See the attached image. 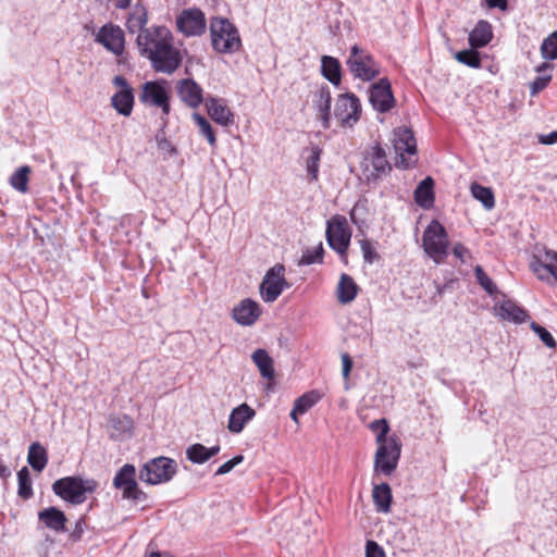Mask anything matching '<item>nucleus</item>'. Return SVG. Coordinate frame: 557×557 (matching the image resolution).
Listing matches in <instances>:
<instances>
[{
	"instance_id": "nucleus-1",
	"label": "nucleus",
	"mask_w": 557,
	"mask_h": 557,
	"mask_svg": "<svg viewBox=\"0 0 557 557\" xmlns=\"http://www.w3.org/2000/svg\"><path fill=\"white\" fill-rule=\"evenodd\" d=\"M148 11L137 4L129 13L126 29L129 34H137L136 46L139 54L150 61L151 67L159 73L172 74L182 64L180 50L174 46L171 30L161 25L147 27Z\"/></svg>"
},
{
	"instance_id": "nucleus-2",
	"label": "nucleus",
	"mask_w": 557,
	"mask_h": 557,
	"mask_svg": "<svg viewBox=\"0 0 557 557\" xmlns=\"http://www.w3.org/2000/svg\"><path fill=\"white\" fill-rule=\"evenodd\" d=\"M97 482L92 479H83L81 476H65L57 480L52 484V491L55 495L72 505L83 504L89 494L97 488Z\"/></svg>"
},
{
	"instance_id": "nucleus-3",
	"label": "nucleus",
	"mask_w": 557,
	"mask_h": 557,
	"mask_svg": "<svg viewBox=\"0 0 557 557\" xmlns=\"http://www.w3.org/2000/svg\"><path fill=\"white\" fill-rule=\"evenodd\" d=\"M212 48L220 53L239 50L242 40L238 29L226 18L215 17L210 25Z\"/></svg>"
},
{
	"instance_id": "nucleus-4",
	"label": "nucleus",
	"mask_w": 557,
	"mask_h": 557,
	"mask_svg": "<svg viewBox=\"0 0 557 557\" xmlns=\"http://www.w3.org/2000/svg\"><path fill=\"white\" fill-rule=\"evenodd\" d=\"M422 246L426 255L437 264L448 256V235L438 221L433 220L424 230Z\"/></svg>"
},
{
	"instance_id": "nucleus-5",
	"label": "nucleus",
	"mask_w": 557,
	"mask_h": 557,
	"mask_svg": "<svg viewBox=\"0 0 557 557\" xmlns=\"http://www.w3.org/2000/svg\"><path fill=\"white\" fill-rule=\"evenodd\" d=\"M177 472V463L174 459L160 456L147 461L139 471V479L148 484H161L169 482Z\"/></svg>"
},
{
	"instance_id": "nucleus-6",
	"label": "nucleus",
	"mask_w": 557,
	"mask_h": 557,
	"mask_svg": "<svg viewBox=\"0 0 557 557\" xmlns=\"http://www.w3.org/2000/svg\"><path fill=\"white\" fill-rule=\"evenodd\" d=\"M377 445L379 447L374 456L375 471L391 475L397 468L401 453V443L396 435H392L388 437V441Z\"/></svg>"
},
{
	"instance_id": "nucleus-7",
	"label": "nucleus",
	"mask_w": 557,
	"mask_h": 557,
	"mask_svg": "<svg viewBox=\"0 0 557 557\" xmlns=\"http://www.w3.org/2000/svg\"><path fill=\"white\" fill-rule=\"evenodd\" d=\"M347 65L355 77L364 82H369L380 74V66L373 57L357 45L350 49Z\"/></svg>"
},
{
	"instance_id": "nucleus-8",
	"label": "nucleus",
	"mask_w": 557,
	"mask_h": 557,
	"mask_svg": "<svg viewBox=\"0 0 557 557\" xmlns=\"http://www.w3.org/2000/svg\"><path fill=\"white\" fill-rule=\"evenodd\" d=\"M360 165L367 181L380 180L392 170L386 153L380 145H374L364 152Z\"/></svg>"
},
{
	"instance_id": "nucleus-9",
	"label": "nucleus",
	"mask_w": 557,
	"mask_h": 557,
	"mask_svg": "<svg viewBox=\"0 0 557 557\" xmlns=\"http://www.w3.org/2000/svg\"><path fill=\"white\" fill-rule=\"evenodd\" d=\"M326 240L332 249L345 255L351 237L347 220L343 215H335L326 223Z\"/></svg>"
},
{
	"instance_id": "nucleus-10",
	"label": "nucleus",
	"mask_w": 557,
	"mask_h": 557,
	"mask_svg": "<svg viewBox=\"0 0 557 557\" xmlns=\"http://www.w3.org/2000/svg\"><path fill=\"white\" fill-rule=\"evenodd\" d=\"M284 273L285 268L280 263L268 270L259 286L260 296L263 301H275L284 288L288 287V283L284 276Z\"/></svg>"
},
{
	"instance_id": "nucleus-11",
	"label": "nucleus",
	"mask_w": 557,
	"mask_h": 557,
	"mask_svg": "<svg viewBox=\"0 0 557 557\" xmlns=\"http://www.w3.org/2000/svg\"><path fill=\"white\" fill-rule=\"evenodd\" d=\"M136 469L133 465H124L115 474L113 485L123 491V497L136 502L147 499V494L143 492L135 480Z\"/></svg>"
},
{
	"instance_id": "nucleus-12",
	"label": "nucleus",
	"mask_w": 557,
	"mask_h": 557,
	"mask_svg": "<svg viewBox=\"0 0 557 557\" xmlns=\"http://www.w3.org/2000/svg\"><path fill=\"white\" fill-rule=\"evenodd\" d=\"M334 114L343 126L351 127L360 119L359 99L354 94L339 95L336 99Z\"/></svg>"
},
{
	"instance_id": "nucleus-13",
	"label": "nucleus",
	"mask_w": 557,
	"mask_h": 557,
	"mask_svg": "<svg viewBox=\"0 0 557 557\" xmlns=\"http://www.w3.org/2000/svg\"><path fill=\"white\" fill-rule=\"evenodd\" d=\"M394 147L400 156V163L404 168H410L416 163L412 159L417 152L416 138L407 127H398L394 132Z\"/></svg>"
},
{
	"instance_id": "nucleus-14",
	"label": "nucleus",
	"mask_w": 557,
	"mask_h": 557,
	"mask_svg": "<svg viewBox=\"0 0 557 557\" xmlns=\"http://www.w3.org/2000/svg\"><path fill=\"white\" fill-rule=\"evenodd\" d=\"M176 27L185 36H199L206 30V17L201 10H183L176 17Z\"/></svg>"
},
{
	"instance_id": "nucleus-15",
	"label": "nucleus",
	"mask_w": 557,
	"mask_h": 557,
	"mask_svg": "<svg viewBox=\"0 0 557 557\" xmlns=\"http://www.w3.org/2000/svg\"><path fill=\"white\" fill-rule=\"evenodd\" d=\"M115 87L120 88L112 98V107L123 116H129L134 107V94L133 88L127 83L126 78L117 75L113 78Z\"/></svg>"
},
{
	"instance_id": "nucleus-16",
	"label": "nucleus",
	"mask_w": 557,
	"mask_h": 557,
	"mask_svg": "<svg viewBox=\"0 0 557 557\" xmlns=\"http://www.w3.org/2000/svg\"><path fill=\"white\" fill-rule=\"evenodd\" d=\"M139 99L143 103L161 108L165 115L170 113L169 95L160 82H146Z\"/></svg>"
},
{
	"instance_id": "nucleus-17",
	"label": "nucleus",
	"mask_w": 557,
	"mask_h": 557,
	"mask_svg": "<svg viewBox=\"0 0 557 557\" xmlns=\"http://www.w3.org/2000/svg\"><path fill=\"white\" fill-rule=\"evenodd\" d=\"M262 308L251 298L242 299L231 311V318L242 326L253 325L261 317Z\"/></svg>"
},
{
	"instance_id": "nucleus-18",
	"label": "nucleus",
	"mask_w": 557,
	"mask_h": 557,
	"mask_svg": "<svg viewBox=\"0 0 557 557\" xmlns=\"http://www.w3.org/2000/svg\"><path fill=\"white\" fill-rule=\"evenodd\" d=\"M369 100L372 107L381 113L388 112L394 107L395 98L387 78H381L371 86Z\"/></svg>"
},
{
	"instance_id": "nucleus-19",
	"label": "nucleus",
	"mask_w": 557,
	"mask_h": 557,
	"mask_svg": "<svg viewBox=\"0 0 557 557\" xmlns=\"http://www.w3.org/2000/svg\"><path fill=\"white\" fill-rule=\"evenodd\" d=\"M96 41L116 55H121L125 48L124 33L113 24L103 25L96 35Z\"/></svg>"
},
{
	"instance_id": "nucleus-20",
	"label": "nucleus",
	"mask_w": 557,
	"mask_h": 557,
	"mask_svg": "<svg viewBox=\"0 0 557 557\" xmlns=\"http://www.w3.org/2000/svg\"><path fill=\"white\" fill-rule=\"evenodd\" d=\"M530 268L540 280H543L542 270L547 273H554V270H557V251L545 246L535 247Z\"/></svg>"
},
{
	"instance_id": "nucleus-21",
	"label": "nucleus",
	"mask_w": 557,
	"mask_h": 557,
	"mask_svg": "<svg viewBox=\"0 0 557 557\" xmlns=\"http://www.w3.org/2000/svg\"><path fill=\"white\" fill-rule=\"evenodd\" d=\"M176 90L180 99L191 109L198 108L203 102V90L191 78L178 81Z\"/></svg>"
},
{
	"instance_id": "nucleus-22",
	"label": "nucleus",
	"mask_w": 557,
	"mask_h": 557,
	"mask_svg": "<svg viewBox=\"0 0 557 557\" xmlns=\"http://www.w3.org/2000/svg\"><path fill=\"white\" fill-rule=\"evenodd\" d=\"M207 112L210 117L222 126H230L234 123V114L225 104L224 100L209 97L206 99Z\"/></svg>"
},
{
	"instance_id": "nucleus-23",
	"label": "nucleus",
	"mask_w": 557,
	"mask_h": 557,
	"mask_svg": "<svg viewBox=\"0 0 557 557\" xmlns=\"http://www.w3.org/2000/svg\"><path fill=\"white\" fill-rule=\"evenodd\" d=\"M255 416L256 411L249 405L244 403L231 411L227 429L230 432L238 434Z\"/></svg>"
},
{
	"instance_id": "nucleus-24",
	"label": "nucleus",
	"mask_w": 557,
	"mask_h": 557,
	"mask_svg": "<svg viewBox=\"0 0 557 557\" xmlns=\"http://www.w3.org/2000/svg\"><path fill=\"white\" fill-rule=\"evenodd\" d=\"M332 96L330 88L324 85L315 94L314 108L324 129L330 127Z\"/></svg>"
},
{
	"instance_id": "nucleus-25",
	"label": "nucleus",
	"mask_w": 557,
	"mask_h": 557,
	"mask_svg": "<svg viewBox=\"0 0 557 557\" xmlns=\"http://www.w3.org/2000/svg\"><path fill=\"white\" fill-rule=\"evenodd\" d=\"M493 38L492 26L487 21L481 20L469 34V45L472 49L483 48Z\"/></svg>"
},
{
	"instance_id": "nucleus-26",
	"label": "nucleus",
	"mask_w": 557,
	"mask_h": 557,
	"mask_svg": "<svg viewBox=\"0 0 557 557\" xmlns=\"http://www.w3.org/2000/svg\"><path fill=\"white\" fill-rule=\"evenodd\" d=\"M38 519L52 531L63 532L65 530L66 517L63 511L55 507L39 511Z\"/></svg>"
},
{
	"instance_id": "nucleus-27",
	"label": "nucleus",
	"mask_w": 557,
	"mask_h": 557,
	"mask_svg": "<svg viewBox=\"0 0 557 557\" xmlns=\"http://www.w3.org/2000/svg\"><path fill=\"white\" fill-rule=\"evenodd\" d=\"M358 294V285L354 281V278L343 273L339 277V282L336 288L337 300L343 304L351 302Z\"/></svg>"
},
{
	"instance_id": "nucleus-28",
	"label": "nucleus",
	"mask_w": 557,
	"mask_h": 557,
	"mask_svg": "<svg viewBox=\"0 0 557 557\" xmlns=\"http://www.w3.org/2000/svg\"><path fill=\"white\" fill-rule=\"evenodd\" d=\"M434 182L432 177H425L414 190V201L423 209H430L434 203Z\"/></svg>"
},
{
	"instance_id": "nucleus-29",
	"label": "nucleus",
	"mask_w": 557,
	"mask_h": 557,
	"mask_svg": "<svg viewBox=\"0 0 557 557\" xmlns=\"http://www.w3.org/2000/svg\"><path fill=\"white\" fill-rule=\"evenodd\" d=\"M110 436L114 440H122L131 434L133 420L126 416H111L109 419Z\"/></svg>"
},
{
	"instance_id": "nucleus-30",
	"label": "nucleus",
	"mask_w": 557,
	"mask_h": 557,
	"mask_svg": "<svg viewBox=\"0 0 557 557\" xmlns=\"http://www.w3.org/2000/svg\"><path fill=\"white\" fill-rule=\"evenodd\" d=\"M252 361L257 366L260 374L262 377L267 380H273L274 379V366H273V359L270 357L268 351L265 349H257L253 351Z\"/></svg>"
},
{
	"instance_id": "nucleus-31",
	"label": "nucleus",
	"mask_w": 557,
	"mask_h": 557,
	"mask_svg": "<svg viewBox=\"0 0 557 557\" xmlns=\"http://www.w3.org/2000/svg\"><path fill=\"white\" fill-rule=\"evenodd\" d=\"M498 310H499L498 314L503 319L509 320V321H512L516 323L525 322L527 319L529 318L528 312L511 300L503 301L500 304Z\"/></svg>"
},
{
	"instance_id": "nucleus-32",
	"label": "nucleus",
	"mask_w": 557,
	"mask_h": 557,
	"mask_svg": "<svg viewBox=\"0 0 557 557\" xmlns=\"http://www.w3.org/2000/svg\"><path fill=\"white\" fill-rule=\"evenodd\" d=\"M27 461L35 471L41 472L48 462L46 448L38 442L32 443L28 448Z\"/></svg>"
},
{
	"instance_id": "nucleus-33",
	"label": "nucleus",
	"mask_w": 557,
	"mask_h": 557,
	"mask_svg": "<svg viewBox=\"0 0 557 557\" xmlns=\"http://www.w3.org/2000/svg\"><path fill=\"white\" fill-rule=\"evenodd\" d=\"M319 400V395L315 392H310L298 397L290 412V418L298 424V416L306 413L311 409Z\"/></svg>"
},
{
	"instance_id": "nucleus-34",
	"label": "nucleus",
	"mask_w": 557,
	"mask_h": 557,
	"mask_svg": "<svg viewBox=\"0 0 557 557\" xmlns=\"http://www.w3.org/2000/svg\"><path fill=\"white\" fill-rule=\"evenodd\" d=\"M373 502L376 506L377 511L388 512L391 509L392 502V490L387 483L375 485L373 488Z\"/></svg>"
},
{
	"instance_id": "nucleus-35",
	"label": "nucleus",
	"mask_w": 557,
	"mask_h": 557,
	"mask_svg": "<svg viewBox=\"0 0 557 557\" xmlns=\"http://www.w3.org/2000/svg\"><path fill=\"white\" fill-rule=\"evenodd\" d=\"M322 75L332 84H341V64L336 58L324 55L321 59Z\"/></svg>"
},
{
	"instance_id": "nucleus-36",
	"label": "nucleus",
	"mask_w": 557,
	"mask_h": 557,
	"mask_svg": "<svg viewBox=\"0 0 557 557\" xmlns=\"http://www.w3.org/2000/svg\"><path fill=\"white\" fill-rule=\"evenodd\" d=\"M472 196L479 200L486 210H491L495 206V198L490 187L482 186L478 183L471 185Z\"/></svg>"
},
{
	"instance_id": "nucleus-37",
	"label": "nucleus",
	"mask_w": 557,
	"mask_h": 557,
	"mask_svg": "<svg viewBox=\"0 0 557 557\" xmlns=\"http://www.w3.org/2000/svg\"><path fill=\"white\" fill-rule=\"evenodd\" d=\"M30 173V168L28 165H23L18 168L10 177V184L11 186L20 191V193H26L27 191V185H28V175Z\"/></svg>"
},
{
	"instance_id": "nucleus-38",
	"label": "nucleus",
	"mask_w": 557,
	"mask_h": 557,
	"mask_svg": "<svg viewBox=\"0 0 557 557\" xmlns=\"http://www.w3.org/2000/svg\"><path fill=\"white\" fill-rule=\"evenodd\" d=\"M193 120L199 128L200 134L208 140L211 147L216 146V137L209 121L199 113L193 114Z\"/></svg>"
},
{
	"instance_id": "nucleus-39",
	"label": "nucleus",
	"mask_w": 557,
	"mask_h": 557,
	"mask_svg": "<svg viewBox=\"0 0 557 557\" xmlns=\"http://www.w3.org/2000/svg\"><path fill=\"white\" fill-rule=\"evenodd\" d=\"M18 490L17 494L23 499H28L33 496L32 480L29 471L26 467H23L17 472Z\"/></svg>"
},
{
	"instance_id": "nucleus-40",
	"label": "nucleus",
	"mask_w": 557,
	"mask_h": 557,
	"mask_svg": "<svg viewBox=\"0 0 557 557\" xmlns=\"http://www.w3.org/2000/svg\"><path fill=\"white\" fill-rule=\"evenodd\" d=\"M541 55L548 61L557 59V30L553 32L543 40L541 45Z\"/></svg>"
},
{
	"instance_id": "nucleus-41",
	"label": "nucleus",
	"mask_w": 557,
	"mask_h": 557,
	"mask_svg": "<svg viewBox=\"0 0 557 557\" xmlns=\"http://www.w3.org/2000/svg\"><path fill=\"white\" fill-rule=\"evenodd\" d=\"M455 59L470 67L479 69L481 66V59L479 52L475 49L461 50L455 54Z\"/></svg>"
},
{
	"instance_id": "nucleus-42",
	"label": "nucleus",
	"mask_w": 557,
	"mask_h": 557,
	"mask_svg": "<svg viewBox=\"0 0 557 557\" xmlns=\"http://www.w3.org/2000/svg\"><path fill=\"white\" fill-rule=\"evenodd\" d=\"M322 154V149L318 146L310 148V156L307 160V172L311 176V180H318L319 164Z\"/></svg>"
},
{
	"instance_id": "nucleus-43",
	"label": "nucleus",
	"mask_w": 557,
	"mask_h": 557,
	"mask_svg": "<svg viewBox=\"0 0 557 557\" xmlns=\"http://www.w3.org/2000/svg\"><path fill=\"white\" fill-rule=\"evenodd\" d=\"M186 456L193 463H203L209 460L207 447L202 444L189 446L186 450Z\"/></svg>"
},
{
	"instance_id": "nucleus-44",
	"label": "nucleus",
	"mask_w": 557,
	"mask_h": 557,
	"mask_svg": "<svg viewBox=\"0 0 557 557\" xmlns=\"http://www.w3.org/2000/svg\"><path fill=\"white\" fill-rule=\"evenodd\" d=\"M323 259V247L320 243L317 247L313 249H307L299 261L300 265H309L312 263H320Z\"/></svg>"
},
{
	"instance_id": "nucleus-45",
	"label": "nucleus",
	"mask_w": 557,
	"mask_h": 557,
	"mask_svg": "<svg viewBox=\"0 0 557 557\" xmlns=\"http://www.w3.org/2000/svg\"><path fill=\"white\" fill-rule=\"evenodd\" d=\"M371 431L376 433V443L381 444L388 441L387 433L389 431V425L385 419L374 420L370 423Z\"/></svg>"
},
{
	"instance_id": "nucleus-46",
	"label": "nucleus",
	"mask_w": 557,
	"mask_h": 557,
	"mask_svg": "<svg viewBox=\"0 0 557 557\" xmlns=\"http://www.w3.org/2000/svg\"><path fill=\"white\" fill-rule=\"evenodd\" d=\"M530 327L548 348H555L557 346L555 338L545 327L536 322H531Z\"/></svg>"
},
{
	"instance_id": "nucleus-47",
	"label": "nucleus",
	"mask_w": 557,
	"mask_h": 557,
	"mask_svg": "<svg viewBox=\"0 0 557 557\" xmlns=\"http://www.w3.org/2000/svg\"><path fill=\"white\" fill-rule=\"evenodd\" d=\"M474 275L478 283L490 294H494L496 286L493 281L487 276L482 267L476 265L474 269Z\"/></svg>"
},
{
	"instance_id": "nucleus-48",
	"label": "nucleus",
	"mask_w": 557,
	"mask_h": 557,
	"mask_svg": "<svg viewBox=\"0 0 557 557\" xmlns=\"http://www.w3.org/2000/svg\"><path fill=\"white\" fill-rule=\"evenodd\" d=\"M360 248L366 262L373 263L379 258V255L375 252L369 240H360Z\"/></svg>"
},
{
	"instance_id": "nucleus-49",
	"label": "nucleus",
	"mask_w": 557,
	"mask_h": 557,
	"mask_svg": "<svg viewBox=\"0 0 557 557\" xmlns=\"http://www.w3.org/2000/svg\"><path fill=\"white\" fill-rule=\"evenodd\" d=\"M552 75L546 76H537L531 84H530V94L531 96L537 95L540 91H542L550 82Z\"/></svg>"
},
{
	"instance_id": "nucleus-50",
	"label": "nucleus",
	"mask_w": 557,
	"mask_h": 557,
	"mask_svg": "<svg viewBox=\"0 0 557 557\" xmlns=\"http://www.w3.org/2000/svg\"><path fill=\"white\" fill-rule=\"evenodd\" d=\"M244 460L243 455H237L231 460L224 462L215 472V475H223L232 471L237 465H239Z\"/></svg>"
},
{
	"instance_id": "nucleus-51",
	"label": "nucleus",
	"mask_w": 557,
	"mask_h": 557,
	"mask_svg": "<svg viewBox=\"0 0 557 557\" xmlns=\"http://www.w3.org/2000/svg\"><path fill=\"white\" fill-rule=\"evenodd\" d=\"M453 255L462 263L468 262L472 258L470 250L461 243H457L453 247Z\"/></svg>"
},
{
	"instance_id": "nucleus-52",
	"label": "nucleus",
	"mask_w": 557,
	"mask_h": 557,
	"mask_svg": "<svg viewBox=\"0 0 557 557\" xmlns=\"http://www.w3.org/2000/svg\"><path fill=\"white\" fill-rule=\"evenodd\" d=\"M366 557H385L384 549L374 541L366 544Z\"/></svg>"
},
{
	"instance_id": "nucleus-53",
	"label": "nucleus",
	"mask_w": 557,
	"mask_h": 557,
	"mask_svg": "<svg viewBox=\"0 0 557 557\" xmlns=\"http://www.w3.org/2000/svg\"><path fill=\"white\" fill-rule=\"evenodd\" d=\"M343 376L347 379L352 368V360L348 354L342 355Z\"/></svg>"
},
{
	"instance_id": "nucleus-54",
	"label": "nucleus",
	"mask_w": 557,
	"mask_h": 557,
	"mask_svg": "<svg viewBox=\"0 0 557 557\" xmlns=\"http://www.w3.org/2000/svg\"><path fill=\"white\" fill-rule=\"evenodd\" d=\"M539 141L543 145H553L557 143V131L547 135H540Z\"/></svg>"
},
{
	"instance_id": "nucleus-55",
	"label": "nucleus",
	"mask_w": 557,
	"mask_h": 557,
	"mask_svg": "<svg viewBox=\"0 0 557 557\" xmlns=\"http://www.w3.org/2000/svg\"><path fill=\"white\" fill-rule=\"evenodd\" d=\"M485 2L491 9L498 8L505 11L508 7V0H485Z\"/></svg>"
},
{
	"instance_id": "nucleus-56",
	"label": "nucleus",
	"mask_w": 557,
	"mask_h": 557,
	"mask_svg": "<svg viewBox=\"0 0 557 557\" xmlns=\"http://www.w3.org/2000/svg\"><path fill=\"white\" fill-rule=\"evenodd\" d=\"M112 2L116 9L124 10L131 5L132 0H112Z\"/></svg>"
},
{
	"instance_id": "nucleus-57",
	"label": "nucleus",
	"mask_w": 557,
	"mask_h": 557,
	"mask_svg": "<svg viewBox=\"0 0 557 557\" xmlns=\"http://www.w3.org/2000/svg\"><path fill=\"white\" fill-rule=\"evenodd\" d=\"M156 140H157L158 146H159L160 148H164V147H165V145H168V141H166V139H165V134H164V132H160V133H158V134L156 135Z\"/></svg>"
},
{
	"instance_id": "nucleus-58",
	"label": "nucleus",
	"mask_w": 557,
	"mask_h": 557,
	"mask_svg": "<svg viewBox=\"0 0 557 557\" xmlns=\"http://www.w3.org/2000/svg\"><path fill=\"white\" fill-rule=\"evenodd\" d=\"M220 446L219 445H215V446H212L210 448H207V453H208V456H209V459L215 455L219 454L220 451Z\"/></svg>"
},
{
	"instance_id": "nucleus-59",
	"label": "nucleus",
	"mask_w": 557,
	"mask_h": 557,
	"mask_svg": "<svg viewBox=\"0 0 557 557\" xmlns=\"http://www.w3.org/2000/svg\"><path fill=\"white\" fill-rule=\"evenodd\" d=\"M550 66H552V65H550L549 63L544 62V63L540 64V65L536 67V72L541 73V72H543V71H545V70L550 69Z\"/></svg>"
},
{
	"instance_id": "nucleus-60",
	"label": "nucleus",
	"mask_w": 557,
	"mask_h": 557,
	"mask_svg": "<svg viewBox=\"0 0 557 557\" xmlns=\"http://www.w3.org/2000/svg\"><path fill=\"white\" fill-rule=\"evenodd\" d=\"M82 523H83V521H82V520H79V521L76 523L75 532H82V531H83V529H82Z\"/></svg>"
},
{
	"instance_id": "nucleus-61",
	"label": "nucleus",
	"mask_w": 557,
	"mask_h": 557,
	"mask_svg": "<svg viewBox=\"0 0 557 557\" xmlns=\"http://www.w3.org/2000/svg\"><path fill=\"white\" fill-rule=\"evenodd\" d=\"M554 278L555 281L557 282V270H554V273H549Z\"/></svg>"
}]
</instances>
